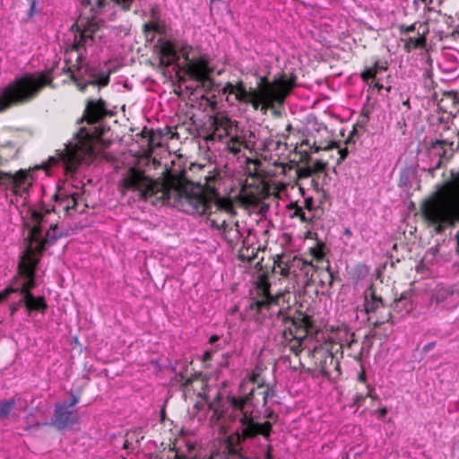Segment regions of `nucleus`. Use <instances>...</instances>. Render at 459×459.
<instances>
[{
  "mask_svg": "<svg viewBox=\"0 0 459 459\" xmlns=\"http://www.w3.org/2000/svg\"><path fill=\"white\" fill-rule=\"evenodd\" d=\"M119 186L125 194L132 192L137 198L145 200L155 196L162 204L173 205L189 214H204L210 207V200L203 193L201 186H195L181 178L152 180L143 172L130 169Z\"/></svg>",
  "mask_w": 459,
  "mask_h": 459,
  "instance_id": "f03ea898",
  "label": "nucleus"
},
{
  "mask_svg": "<svg viewBox=\"0 0 459 459\" xmlns=\"http://www.w3.org/2000/svg\"><path fill=\"white\" fill-rule=\"evenodd\" d=\"M35 7H36V1L35 0H31L30 1V11H29V15L30 16H32L33 13H35Z\"/></svg>",
  "mask_w": 459,
  "mask_h": 459,
  "instance_id": "c756f323",
  "label": "nucleus"
},
{
  "mask_svg": "<svg viewBox=\"0 0 459 459\" xmlns=\"http://www.w3.org/2000/svg\"><path fill=\"white\" fill-rule=\"evenodd\" d=\"M293 325V329L291 327L289 328L290 335H292L294 343L291 345V349L298 354L299 347H302L307 337V331L304 328H298L295 324Z\"/></svg>",
  "mask_w": 459,
  "mask_h": 459,
  "instance_id": "f3484780",
  "label": "nucleus"
},
{
  "mask_svg": "<svg viewBox=\"0 0 459 459\" xmlns=\"http://www.w3.org/2000/svg\"><path fill=\"white\" fill-rule=\"evenodd\" d=\"M360 381H364L365 380V377L363 376H360L359 378Z\"/></svg>",
  "mask_w": 459,
  "mask_h": 459,
  "instance_id": "a19ab883",
  "label": "nucleus"
},
{
  "mask_svg": "<svg viewBox=\"0 0 459 459\" xmlns=\"http://www.w3.org/2000/svg\"><path fill=\"white\" fill-rule=\"evenodd\" d=\"M369 397H374V394H368Z\"/></svg>",
  "mask_w": 459,
  "mask_h": 459,
  "instance_id": "c03bdc74",
  "label": "nucleus"
},
{
  "mask_svg": "<svg viewBox=\"0 0 459 459\" xmlns=\"http://www.w3.org/2000/svg\"><path fill=\"white\" fill-rule=\"evenodd\" d=\"M259 374L252 372L247 378L243 379L239 385V397L228 395L226 399V408H216L211 418L214 429L221 434H226L230 430V424L238 423L239 429L229 435L226 438V448L229 454L236 452V446L242 439L252 437L257 434L263 435L268 439L272 429L269 421L258 424L253 420L252 411L248 409L249 395L254 392V386L249 387V384L254 385L257 382Z\"/></svg>",
  "mask_w": 459,
  "mask_h": 459,
  "instance_id": "7ed1b4c3",
  "label": "nucleus"
},
{
  "mask_svg": "<svg viewBox=\"0 0 459 459\" xmlns=\"http://www.w3.org/2000/svg\"><path fill=\"white\" fill-rule=\"evenodd\" d=\"M219 229L222 230L227 238H230L232 239H237L238 238V223H235L233 226H230L225 221H223Z\"/></svg>",
  "mask_w": 459,
  "mask_h": 459,
  "instance_id": "aec40b11",
  "label": "nucleus"
},
{
  "mask_svg": "<svg viewBox=\"0 0 459 459\" xmlns=\"http://www.w3.org/2000/svg\"><path fill=\"white\" fill-rule=\"evenodd\" d=\"M77 402H78L77 398L76 397H73L72 402L70 403V406L74 405L75 403H77Z\"/></svg>",
  "mask_w": 459,
  "mask_h": 459,
  "instance_id": "e433bc0d",
  "label": "nucleus"
},
{
  "mask_svg": "<svg viewBox=\"0 0 459 459\" xmlns=\"http://www.w3.org/2000/svg\"><path fill=\"white\" fill-rule=\"evenodd\" d=\"M220 180L221 178L218 172L210 171L209 174L204 177V181L201 183V185L203 188L215 195Z\"/></svg>",
  "mask_w": 459,
  "mask_h": 459,
  "instance_id": "a211bd4d",
  "label": "nucleus"
},
{
  "mask_svg": "<svg viewBox=\"0 0 459 459\" xmlns=\"http://www.w3.org/2000/svg\"><path fill=\"white\" fill-rule=\"evenodd\" d=\"M235 131H238L236 121L223 116L216 117L213 121V131L208 139L226 141Z\"/></svg>",
  "mask_w": 459,
  "mask_h": 459,
  "instance_id": "6e6552de",
  "label": "nucleus"
},
{
  "mask_svg": "<svg viewBox=\"0 0 459 459\" xmlns=\"http://www.w3.org/2000/svg\"><path fill=\"white\" fill-rule=\"evenodd\" d=\"M377 413L378 414L379 417H384L386 415L387 413V409L386 407H382V408H379L377 411Z\"/></svg>",
  "mask_w": 459,
  "mask_h": 459,
  "instance_id": "c85d7f7f",
  "label": "nucleus"
},
{
  "mask_svg": "<svg viewBox=\"0 0 459 459\" xmlns=\"http://www.w3.org/2000/svg\"><path fill=\"white\" fill-rule=\"evenodd\" d=\"M187 63L184 66L186 75L197 83L205 91H212L213 82L211 78V69L208 66V60L206 57L200 56L198 58L190 59L186 55Z\"/></svg>",
  "mask_w": 459,
  "mask_h": 459,
  "instance_id": "0eeeda50",
  "label": "nucleus"
},
{
  "mask_svg": "<svg viewBox=\"0 0 459 459\" xmlns=\"http://www.w3.org/2000/svg\"><path fill=\"white\" fill-rule=\"evenodd\" d=\"M73 79L77 83V86L79 87V89L81 91H83L85 89V87L87 86V84H82L80 81H78L74 74H73Z\"/></svg>",
  "mask_w": 459,
  "mask_h": 459,
  "instance_id": "7c9ffc66",
  "label": "nucleus"
},
{
  "mask_svg": "<svg viewBox=\"0 0 459 459\" xmlns=\"http://www.w3.org/2000/svg\"><path fill=\"white\" fill-rule=\"evenodd\" d=\"M157 48H159L160 63L163 66H169L178 59L174 44L170 40L160 39Z\"/></svg>",
  "mask_w": 459,
  "mask_h": 459,
  "instance_id": "1a4fd4ad",
  "label": "nucleus"
},
{
  "mask_svg": "<svg viewBox=\"0 0 459 459\" xmlns=\"http://www.w3.org/2000/svg\"><path fill=\"white\" fill-rule=\"evenodd\" d=\"M109 77L106 74H101L97 79H92L88 82L87 84L93 85V86H105L108 83Z\"/></svg>",
  "mask_w": 459,
  "mask_h": 459,
  "instance_id": "5701e85b",
  "label": "nucleus"
},
{
  "mask_svg": "<svg viewBox=\"0 0 459 459\" xmlns=\"http://www.w3.org/2000/svg\"><path fill=\"white\" fill-rule=\"evenodd\" d=\"M225 143L228 150L234 154H238L242 148L247 146L245 138L238 131H235Z\"/></svg>",
  "mask_w": 459,
  "mask_h": 459,
  "instance_id": "2eb2a0df",
  "label": "nucleus"
},
{
  "mask_svg": "<svg viewBox=\"0 0 459 459\" xmlns=\"http://www.w3.org/2000/svg\"><path fill=\"white\" fill-rule=\"evenodd\" d=\"M77 420L73 411H67L65 405L58 404L55 408L53 424L59 429H65Z\"/></svg>",
  "mask_w": 459,
  "mask_h": 459,
  "instance_id": "9d476101",
  "label": "nucleus"
},
{
  "mask_svg": "<svg viewBox=\"0 0 459 459\" xmlns=\"http://www.w3.org/2000/svg\"><path fill=\"white\" fill-rule=\"evenodd\" d=\"M134 0H80L82 15L88 21L78 44L87 48L101 41L106 29L99 23L112 20L118 10L128 9Z\"/></svg>",
  "mask_w": 459,
  "mask_h": 459,
  "instance_id": "423d86ee",
  "label": "nucleus"
},
{
  "mask_svg": "<svg viewBox=\"0 0 459 459\" xmlns=\"http://www.w3.org/2000/svg\"><path fill=\"white\" fill-rule=\"evenodd\" d=\"M421 212L437 234L459 222V173L437 185L435 192L423 202Z\"/></svg>",
  "mask_w": 459,
  "mask_h": 459,
  "instance_id": "39448f33",
  "label": "nucleus"
},
{
  "mask_svg": "<svg viewBox=\"0 0 459 459\" xmlns=\"http://www.w3.org/2000/svg\"><path fill=\"white\" fill-rule=\"evenodd\" d=\"M382 306L381 298L377 297L374 290L369 288L365 291V311L374 313Z\"/></svg>",
  "mask_w": 459,
  "mask_h": 459,
  "instance_id": "4468645a",
  "label": "nucleus"
},
{
  "mask_svg": "<svg viewBox=\"0 0 459 459\" xmlns=\"http://www.w3.org/2000/svg\"><path fill=\"white\" fill-rule=\"evenodd\" d=\"M376 75V69H373L372 67L368 68L361 73V78L364 81H368V79L374 78Z\"/></svg>",
  "mask_w": 459,
  "mask_h": 459,
  "instance_id": "b1692460",
  "label": "nucleus"
},
{
  "mask_svg": "<svg viewBox=\"0 0 459 459\" xmlns=\"http://www.w3.org/2000/svg\"><path fill=\"white\" fill-rule=\"evenodd\" d=\"M220 339V337L218 335H212L211 336L209 342L210 343H214L216 342L218 340Z\"/></svg>",
  "mask_w": 459,
  "mask_h": 459,
  "instance_id": "473e14b6",
  "label": "nucleus"
},
{
  "mask_svg": "<svg viewBox=\"0 0 459 459\" xmlns=\"http://www.w3.org/2000/svg\"><path fill=\"white\" fill-rule=\"evenodd\" d=\"M15 401L11 399L6 402H0V419L7 416L14 408Z\"/></svg>",
  "mask_w": 459,
  "mask_h": 459,
  "instance_id": "4be33fe9",
  "label": "nucleus"
},
{
  "mask_svg": "<svg viewBox=\"0 0 459 459\" xmlns=\"http://www.w3.org/2000/svg\"><path fill=\"white\" fill-rule=\"evenodd\" d=\"M257 292L262 297V299L257 301L258 307L266 306L274 300L273 297L270 294V283L265 276L260 277L257 285Z\"/></svg>",
  "mask_w": 459,
  "mask_h": 459,
  "instance_id": "ddd939ff",
  "label": "nucleus"
},
{
  "mask_svg": "<svg viewBox=\"0 0 459 459\" xmlns=\"http://www.w3.org/2000/svg\"><path fill=\"white\" fill-rule=\"evenodd\" d=\"M345 235L351 236V231L350 230H345Z\"/></svg>",
  "mask_w": 459,
  "mask_h": 459,
  "instance_id": "ea45409f",
  "label": "nucleus"
},
{
  "mask_svg": "<svg viewBox=\"0 0 459 459\" xmlns=\"http://www.w3.org/2000/svg\"><path fill=\"white\" fill-rule=\"evenodd\" d=\"M144 30L146 33L153 31L155 33L161 34L164 32V26L160 22L154 20L144 24Z\"/></svg>",
  "mask_w": 459,
  "mask_h": 459,
  "instance_id": "412c9836",
  "label": "nucleus"
},
{
  "mask_svg": "<svg viewBox=\"0 0 459 459\" xmlns=\"http://www.w3.org/2000/svg\"><path fill=\"white\" fill-rule=\"evenodd\" d=\"M293 87L294 81L290 78L282 76L269 82L265 76H263L255 88H250L247 91L239 81L237 84L227 82L221 89V92L231 105L249 103L255 110L260 109L265 113L275 104L281 105Z\"/></svg>",
  "mask_w": 459,
  "mask_h": 459,
  "instance_id": "20e7f679",
  "label": "nucleus"
},
{
  "mask_svg": "<svg viewBox=\"0 0 459 459\" xmlns=\"http://www.w3.org/2000/svg\"><path fill=\"white\" fill-rule=\"evenodd\" d=\"M372 68L376 69V74H377L379 71H385L387 69V65L385 62L377 61Z\"/></svg>",
  "mask_w": 459,
  "mask_h": 459,
  "instance_id": "bb28decb",
  "label": "nucleus"
},
{
  "mask_svg": "<svg viewBox=\"0 0 459 459\" xmlns=\"http://www.w3.org/2000/svg\"><path fill=\"white\" fill-rule=\"evenodd\" d=\"M99 140L82 128L76 137L69 143L63 152L56 153L48 160V166L61 163L66 174V179L57 187L55 194V205L53 211L46 210L44 212L31 210L27 249L22 256L19 271L22 278L21 293L23 303L29 311L39 310L44 312L48 304L43 296L35 297L30 290L35 286L34 273L39 259V253L48 246L56 241L62 231L54 221L55 212H65L68 216L75 212H83L86 208L83 198V186L74 183L73 174L80 165L89 164L94 158L101 156L97 150Z\"/></svg>",
  "mask_w": 459,
  "mask_h": 459,
  "instance_id": "f257e3e1",
  "label": "nucleus"
},
{
  "mask_svg": "<svg viewBox=\"0 0 459 459\" xmlns=\"http://www.w3.org/2000/svg\"><path fill=\"white\" fill-rule=\"evenodd\" d=\"M212 356V353L210 351H206L204 355V359H210Z\"/></svg>",
  "mask_w": 459,
  "mask_h": 459,
  "instance_id": "c9c22d12",
  "label": "nucleus"
},
{
  "mask_svg": "<svg viewBox=\"0 0 459 459\" xmlns=\"http://www.w3.org/2000/svg\"><path fill=\"white\" fill-rule=\"evenodd\" d=\"M456 240H457V248H456V250H457V253L459 255V234L456 235Z\"/></svg>",
  "mask_w": 459,
  "mask_h": 459,
  "instance_id": "4c0bfd02",
  "label": "nucleus"
},
{
  "mask_svg": "<svg viewBox=\"0 0 459 459\" xmlns=\"http://www.w3.org/2000/svg\"><path fill=\"white\" fill-rule=\"evenodd\" d=\"M369 397H374V394H368Z\"/></svg>",
  "mask_w": 459,
  "mask_h": 459,
  "instance_id": "37998d69",
  "label": "nucleus"
},
{
  "mask_svg": "<svg viewBox=\"0 0 459 459\" xmlns=\"http://www.w3.org/2000/svg\"><path fill=\"white\" fill-rule=\"evenodd\" d=\"M374 86L377 89H382V87H383V85L379 82H376Z\"/></svg>",
  "mask_w": 459,
  "mask_h": 459,
  "instance_id": "58836bf2",
  "label": "nucleus"
},
{
  "mask_svg": "<svg viewBox=\"0 0 459 459\" xmlns=\"http://www.w3.org/2000/svg\"><path fill=\"white\" fill-rule=\"evenodd\" d=\"M85 113L88 121L90 123H95L107 113L104 101L102 100H99L97 101L90 100L85 109Z\"/></svg>",
  "mask_w": 459,
  "mask_h": 459,
  "instance_id": "f8f14e48",
  "label": "nucleus"
},
{
  "mask_svg": "<svg viewBox=\"0 0 459 459\" xmlns=\"http://www.w3.org/2000/svg\"><path fill=\"white\" fill-rule=\"evenodd\" d=\"M14 291H16V290H15V289H13V288H11V287L6 288V289H5V290H4L3 291H1V292H0V303H1V302H3V301H4V300L7 299V297H8L11 293H13V292H14Z\"/></svg>",
  "mask_w": 459,
  "mask_h": 459,
  "instance_id": "393cba45",
  "label": "nucleus"
},
{
  "mask_svg": "<svg viewBox=\"0 0 459 459\" xmlns=\"http://www.w3.org/2000/svg\"><path fill=\"white\" fill-rule=\"evenodd\" d=\"M402 40L404 42V50L408 53L417 48H422L426 45L425 31L417 37H409Z\"/></svg>",
  "mask_w": 459,
  "mask_h": 459,
  "instance_id": "dca6fc26",
  "label": "nucleus"
},
{
  "mask_svg": "<svg viewBox=\"0 0 459 459\" xmlns=\"http://www.w3.org/2000/svg\"><path fill=\"white\" fill-rule=\"evenodd\" d=\"M281 274L282 276H288V274H289V269L282 268V269L281 270Z\"/></svg>",
  "mask_w": 459,
  "mask_h": 459,
  "instance_id": "72a5a7b5",
  "label": "nucleus"
},
{
  "mask_svg": "<svg viewBox=\"0 0 459 459\" xmlns=\"http://www.w3.org/2000/svg\"><path fill=\"white\" fill-rule=\"evenodd\" d=\"M215 206L219 211L225 212L230 215H235V210L233 203L230 198L227 197H215Z\"/></svg>",
  "mask_w": 459,
  "mask_h": 459,
  "instance_id": "6ab92c4d",
  "label": "nucleus"
},
{
  "mask_svg": "<svg viewBox=\"0 0 459 459\" xmlns=\"http://www.w3.org/2000/svg\"><path fill=\"white\" fill-rule=\"evenodd\" d=\"M267 395H268V390L263 392V398H264V404L266 403Z\"/></svg>",
  "mask_w": 459,
  "mask_h": 459,
  "instance_id": "f704fd0d",
  "label": "nucleus"
},
{
  "mask_svg": "<svg viewBox=\"0 0 459 459\" xmlns=\"http://www.w3.org/2000/svg\"><path fill=\"white\" fill-rule=\"evenodd\" d=\"M416 29V24L413 23V24H411L409 26H405V25H401L400 26V31L402 33H408V32H411V31H414Z\"/></svg>",
  "mask_w": 459,
  "mask_h": 459,
  "instance_id": "cd10ccee",
  "label": "nucleus"
},
{
  "mask_svg": "<svg viewBox=\"0 0 459 459\" xmlns=\"http://www.w3.org/2000/svg\"><path fill=\"white\" fill-rule=\"evenodd\" d=\"M264 459H273L271 455V447L268 446L266 450L264 451Z\"/></svg>",
  "mask_w": 459,
  "mask_h": 459,
  "instance_id": "2f4dec72",
  "label": "nucleus"
},
{
  "mask_svg": "<svg viewBox=\"0 0 459 459\" xmlns=\"http://www.w3.org/2000/svg\"><path fill=\"white\" fill-rule=\"evenodd\" d=\"M455 292L450 288L439 287L432 296V300L437 304H442L447 309L457 307V302L454 299Z\"/></svg>",
  "mask_w": 459,
  "mask_h": 459,
  "instance_id": "9b49d317",
  "label": "nucleus"
},
{
  "mask_svg": "<svg viewBox=\"0 0 459 459\" xmlns=\"http://www.w3.org/2000/svg\"><path fill=\"white\" fill-rule=\"evenodd\" d=\"M15 311H16V307H14L12 308V314H13Z\"/></svg>",
  "mask_w": 459,
  "mask_h": 459,
  "instance_id": "79ce46f5",
  "label": "nucleus"
},
{
  "mask_svg": "<svg viewBox=\"0 0 459 459\" xmlns=\"http://www.w3.org/2000/svg\"><path fill=\"white\" fill-rule=\"evenodd\" d=\"M293 216L299 217V220L303 222L307 221L306 213L304 212L303 209L301 207H297Z\"/></svg>",
  "mask_w": 459,
  "mask_h": 459,
  "instance_id": "a878e982",
  "label": "nucleus"
}]
</instances>
